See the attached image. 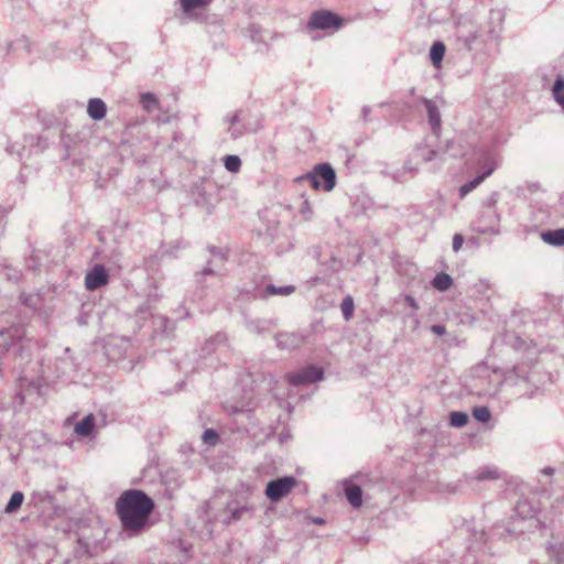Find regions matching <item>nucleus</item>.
Returning a JSON list of instances; mask_svg holds the SVG:
<instances>
[{
	"mask_svg": "<svg viewBox=\"0 0 564 564\" xmlns=\"http://www.w3.org/2000/svg\"><path fill=\"white\" fill-rule=\"evenodd\" d=\"M3 218H4V214H3V210L0 208V230L3 228Z\"/></svg>",
	"mask_w": 564,
	"mask_h": 564,
	"instance_id": "obj_45",
	"label": "nucleus"
},
{
	"mask_svg": "<svg viewBox=\"0 0 564 564\" xmlns=\"http://www.w3.org/2000/svg\"><path fill=\"white\" fill-rule=\"evenodd\" d=\"M230 133H231V135H232L234 138H238V137H240V135H241V133H242V132H241V131H236V130H234V129H232V130H230Z\"/></svg>",
	"mask_w": 564,
	"mask_h": 564,
	"instance_id": "obj_46",
	"label": "nucleus"
},
{
	"mask_svg": "<svg viewBox=\"0 0 564 564\" xmlns=\"http://www.w3.org/2000/svg\"><path fill=\"white\" fill-rule=\"evenodd\" d=\"M431 330L435 335L442 336L446 333V327L444 325L436 324V325H432Z\"/></svg>",
	"mask_w": 564,
	"mask_h": 564,
	"instance_id": "obj_37",
	"label": "nucleus"
},
{
	"mask_svg": "<svg viewBox=\"0 0 564 564\" xmlns=\"http://www.w3.org/2000/svg\"><path fill=\"white\" fill-rule=\"evenodd\" d=\"M542 239L552 246H564V228L545 231L542 234Z\"/></svg>",
	"mask_w": 564,
	"mask_h": 564,
	"instance_id": "obj_17",
	"label": "nucleus"
},
{
	"mask_svg": "<svg viewBox=\"0 0 564 564\" xmlns=\"http://www.w3.org/2000/svg\"><path fill=\"white\" fill-rule=\"evenodd\" d=\"M275 343L281 350H293L306 343V336L303 333H279Z\"/></svg>",
	"mask_w": 564,
	"mask_h": 564,
	"instance_id": "obj_9",
	"label": "nucleus"
},
{
	"mask_svg": "<svg viewBox=\"0 0 564 564\" xmlns=\"http://www.w3.org/2000/svg\"><path fill=\"white\" fill-rule=\"evenodd\" d=\"M108 282V271L102 264H95L85 276V286L89 291L105 286Z\"/></svg>",
	"mask_w": 564,
	"mask_h": 564,
	"instance_id": "obj_6",
	"label": "nucleus"
},
{
	"mask_svg": "<svg viewBox=\"0 0 564 564\" xmlns=\"http://www.w3.org/2000/svg\"><path fill=\"white\" fill-rule=\"evenodd\" d=\"M117 513L122 528L139 532L145 528L154 509V501L145 492L138 489L123 491L116 503Z\"/></svg>",
	"mask_w": 564,
	"mask_h": 564,
	"instance_id": "obj_1",
	"label": "nucleus"
},
{
	"mask_svg": "<svg viewBox=\"0 0 564 564\" xmlns=\"http://www.w3.org/2000/svg\"><path fill=\"white\" fill-rule=\"evenodd\" d=\"M307 28L310 30H316L317 29V11H313L311 13V17H310V20H308V23H307Z\"/></svg>",
	"mask_w": 564,
	"mask_h": 564,
	"instance_id": "obj_34",
	"label": "nucleus"
},
{
	"mask_svg": "<svg viewBox=\"0 0 564 564\" xmlns=\"http://www.w3.org/2000/svg\"><path fill=\"white\" fill-rule=\"evenodd\" d=\"M23 501H24L23 492L14 491L4 508V512L8 514L15 513L21 508Z\"/></svg>",
	"mask_w": 564,
	"mask_h": 564,
	"instance_id": "obj_19",
	"label": "nucleus"
},
{
	"mask_svg": "<svg viewBox=\"0 0 564 564\" xmlns=\"http://www.w3.org/2000/svg\"><path fill=\"white\" fill-rule=\"evenodd\" d=\"M312 522L317 524V518H313Z\"/></svg>",
	"mask_w": 564,
	"mask_h": 564,
	"instance_id": "obj_52",
	"label": "nucleus"
},
{
	"mask_svg": "<svg viewBox=\"0 0 564 564\" xmlns=\"http://www.w3.org/2000/svg\"><path fill=\"white\" fill-rule=\"evenodd\" d=\"M214 273H215V270L209 264L207 267H205L204 270L202 271L203 275H212Z\"/></svg>",
	"mask_w": 564,
	"mask_h": 564,
	"instance_id": "obj_41",
	"label": "nucleus"
},
{
	"mask_svg": "<svg viewBox=\"0 0 564 564\" xmlns=\"http://www.w3.org/2000/svg\"><path fill=\"white\" fill-rule=\"evenodd\" d=\"M482 177L479 175L476 176L474 180L467 182L459 188L460 197H465L467 194H469L471 191H474L476 187H478L482 183Z\"/></svg>",
	"mask_w": 564,
	"mask_h": 564,
	"instance_id": "obj_29",
	"label": "nucleus"
},
{
	"mask_svg": "<svg viewBox=\"0 0 564 564\" xmlns=\"http://www.w3.org/2000/svg\"><path fill=\"white\" fill-rule=\"evenodd\" d=\"M218 254H219L221 260H225V257H224L223 252H218Z\"/></svg>",
	"mask_w": 564,
	"mask_h": 564,
	"instance_id": "obj_51",
	"label": "nucleus"
},
{
	"mask_svg": "<svg viewBox=\"0 0 564 564\" xmlns=\"http://www.w3.org/2000/svg\"><path fill=\"white\" fill-rule=\"evenodd\" d=\"M94 424L95 419L93 414H89L75 425L74 431L77 435L86 437L89 436L90 433L93 432Z\"/></svg>",
	"mask_w": 564,
	"mask_h": 564,
	"instance_id": "obj_16",
	"label": "nucleus"
},
{
	"mask_svg": "<svg viewBox=\"0 0 564 564\" xmlns=\"http://www.w3.org/2000/svg\"><path fill=\"white\" fill-rule=\"evenodd\" d=\"M297 486V479L294 476H283L270 480L264 489L265 497L271 502H279L286 498Z\"/></svg>",
	"mask_w": 564,
	"mask_h": 564,
	"instance_id": "obj_4",
	"label": "nucleus"
},
{
	"mask_svg": "<svg viewBox=\"0 0 564 564\" xmlns=\"http://www.w3.org/2000/svg\"><path fill=\"white\" fill-rule=\"evenodd\" d=\"M140 104L142 108L148 112L153 111L159 107L158 98L151 93L141 94Z\"/></svg>",
	"mask_w": 564,
	"mask_h": 564,
	"instance_id": "obj_21",
	"label": "nucleus"
},
{
	"mask_svg": "<svg viewBox=\"0 0 564 564\" xmlns=\"http://www.w3.org/2000/svg\"><path fill=\"white\" fill-rule=\"evenodd\" d=\"M542 474H543V475H546V476H551V475H553V474H554V468H552V467H545V468H543V469H542Z\"/></svg>",
	"mask_w": 564,
	"mask_h": 564,
	"instance_id": "obj_43",
	"label": "nucleus"
},
{
	"mask_svg": "<svg viewBox=\"0 0 564 564\" xmlns=\"http://www.w3.org/2000/svg\"><path fill=\"white\" fill-rule=\"evenodd\" d=\"M498 194L492 193L487 202L484 203L482 209L473 223V230L482 235H498L500 232V214L496 208Z\"/></svg>",
	"mask_w": 564,
	"mask_h": 564,
	"instance_id": "obj_2",
	"label": "nucleus"
},
{
	"mask_svg": "<svg viewBox=\"0 0 564 564\" xmlns=\"http://www.w3.org/2000/svg\"><path fill=\"white\" fill-rule=\"evenodd\" d=\"M33 344V340L25 336V330L21 325L0 328V347L6 351L12 350L14 355L23 356L31 351Z\"/></svg>",
	"mask_w": 564,
	"mask_h": 564,
	"instance_id": "obj_3",
	"label": "nucleus"
},
{
	"mask_svg": "<svg viewBox=\"0 0 564 564\" xmlns=\"http://www.w3.org/2000/svg\"><path fill=\"white\" fill-rule=\"evenodd\" d=\"M478 165L482 169L479 176L485 181L498 166L496 153L491 150L484 151L478 159Z\"/></svg>",
	"mask_w": 564,
	"mask_h": 564,
	"instance_id": "obj_10",
	"label": "nucleus"
},
{
	"mask_svg": "<svg viewBox=\"0 0 564 564\" xmlns=\"http://www.w3.org/2000/svg\"><path fill=\"white\" fill-rule=\"evenodd\" d=\"M445 45L444 43L437 41L433 43L431 50H430V58L432 64L435 67H440L441 63L443 61L444 54H445Z\"/></svg>",
	"mask_w": 564,
	"mask_h": 564,
	"instance_id": "obj_18",
	"label": "nucleus"
},
{
	"mask_svg": "<svg viewBox=\"0 0 564 564\" xmlns=\"http://www.w3.org/2000/svg\"><path fill=\"white\" fill-rule=\"evenodd\" d=\"M464 239L460 235H455L453 238V250L458 251L463 246Z\"/></svg>",
	"mask_w": 564,
	"mask_h": 564,
	"instance_id": "obj_36",
	"label": "nucleus"
},
{
	"mask_svg": "<svg viewBox=\"0 0 564 564\" xmlns=\"http://www.w3.org/2000/svg\"><path fill=\"white\" fill-rule=\"evenodd\" d=\"M215 250H216V248H212L210 251H212L213 254H216Z\"/></svg>",
	"mask_w": 564,
	"mask_h": 564,
	"instance_id": "obj_53",
	"label": "nucleus"
},
{
	"mask_svg": "<svg viewBox=\"0 0 564 564\" xmlns=\"http://www.w3.org/2000/svg\"><path fill=\"white\" fill-rule=\"evenodd\" d=\"M323 377H324L323 369L319 368V375H318L319 381L323 380Z\"/></svg>",
	"mask_w": 564,
	"mask_h": 564,
	"instance_id": "obj_47",
	"label": "nucleus"
},
{
	"mask_svg": "<svg viewBox=\"0 0 564 564\" xmlns=\"http://www.w3.org/2000/svg\"><path fill=\"white\" fill-rule=\"evenodd\" d=\"M405 301H406V303L409 304L410 307H412L415 311L419 310V305H417V303H416V301H415V299L413 296L406 295L405 296Z\"/></svg>",
	"mask_w": 564,
	"mask_h": 564,
	"instance_id": "obj_39",
	"label": "nucleus"
},
{
	"mask_svg": "<svg viewBox=\"0 0 564 564\" xmlns=\"http://www.w3.org/2000/svg\"><path fill=\"white\" fill-rule=\"evenodd\" d=\"M454 145H455V142H454V141L449 142V143H448V145H447V150H449V149L454 148Z\"/></svg>",
	"mask_w": 564,
	"mask_h": 564,
	"instance_id": "obj_48",
	"label": "nucleus"
},
{
	"mask_svg": "<svg viewBox=\"0 0 564 564\" xmlns=\"http://www.w3.org/2000/svg\"><path fill=\"white\" fill-rule=\"evenodd\" d=\"M340 310L345 321H349L354 315L355 304L351 296H346L340 305Z\"/></svg>",
	"mask_w": 564,
	"mask_h": 564,
	"instance_id": "obj_25",
	"label": "nucleus"
},
{
	"mask_svg": "<svg viewBox=\"0 0 564 564\" xmlns=\"http://www.w3.org/2000/svg\"><path fill=\"white\" fill-rule=\"evenodd\" d=\"M473 416L481 423H487L491 419V413L487 406H475L473 409Z\"/></svg>",
	"mask_w": 564,
	"mask_h": 564,
	"instance_id": "obj_26",
	"label": "nucleus"
},
{
	"mask_svg": "<svg viewBox=\"0 0 564 564\" xmlns=\"http://www.w3.org/2000/svg\"><path fill=\"white\" fill-rule=\"evenodd\" d=\"M369 112H370V108L369 107H364L362 108V117H364L365 121L367 120Z\"/></svg>",
	"mask_w": 564,
	"mask_h": 564,
	"instance_id": "obj_44",
	"label": "nucleus"
},
{
	"mask_svg": "<svg viewBox=\"0 0 564 564\" xmlns=\"http://www.w3.org/2000/svg\"><path fill=\"white\" fill-rule=\"evenodd\" d=\"M420 155L424 161L429 162L436 156V152L434 150H429L427 152H422Z\"/></svg>",
	"mask_w": 564,
	"mask_h": 564,
	"instance_id": "obj_38",
	"label": "nucleus"
},
{
	"mask_svg": "<svg viewBox=\"0 0 564 564\" xmlns=\"http://www.w3.org/2000/svg\"><path fill=\"white\" fill-rule=\"evenodd\" d=\"M295 288L293 285L276 286L274 284H268L264 289L254 286L252 290H246L247 293L252 294L253 297L268 299L269 296H289L293 294Z\"/></svg>",
	"mask_w": 564,
	"mask_h": 564,
	"instance_id": "obj_8",
	"label": "nucleus"
},
{
	"mask_svg": "<svg viewBox=\"0 0 564 564\" xmlns=\"http://www.w3.org/2000/svg\"><path fill=\"white\" fill-rule=\"evenodd\" d=\"M449 419L451 425L454 427H463L468 422V415L460 411L452 412Z\"/></svg>",
	"mask_w": 564,
	"mask_h": 564,
	"instance_id": "obj_27",
	"label": "nucleus"
},
{
	"mask_svg": "<svg viewBox=\"0 0 564 564\" xmlns=\"http://www.w3.org/2000/svg\"><path fill=\"white\" fill-rule=\"evenodd\" d=\"M225 120L230 126H236L240 121L239 113L238 112L229 113L226 116Z\"/></svg>",
	"mask_w": 564,
	"mask_h": 564,
	"instance_id": "obj_35",
	"label": "nucleus"
},
{
	"mask_svg": "<svg viewBox=\"0 0 564 564\" xmlns=\"http://www.w3.org/2000/svg\"><path fill=\"white\" fill-rule=\"evenodd\" d=\"M22 302L29 307H36L40 303L39 294H29L26 296L21 295Z\"/></svg>",
	"mask_w": 564,
	"mask_h": 564,
	"instance_id": "obj_33",
	"label": "nucleus"
},
{
	"mask_svg": "<svg viewBox=\"0 0 564 564\" xmlns=\"http://www.w3.org/2000/svg\"><path fill=\"white\" fill-rule=\"evenodd\" d=\"M285 378L289 383L294 387L313 383L317 381V367L310 365L297 371L288 373Z\"/></svg>",
	"mask_w": 564,
	"mask_h": 564,
	"instance_id": "obj_7",
	"label": "nucleus"
},
{
	"mask_svg": "<svg viewBox=\"0 0 564 564\" xmlns=\"http://www.w3.org/2000/svg\"><path fill=\"white\" fill-rule=\"evenodd\" d=\"M345 495L348 502L354 508H359L362 503V490L358 485L347 482L345 486Z\"/></svg>",
	"mask_w": 564,
	"mask_h": 564,
	"instance_id": "obj_15",
	"label": "nucleus"
},
{
	"mask_svg": "<svg viewBox=\"0 0 564 564\" xmlns=\"http://www.w3.org/2000/svg\"><path fill=\"white\" fill-rule=\"evenodd\" d=\"M506 531H507L508 533H514V532H516V528H514V529L507 528V529H506Z\"/></svg>",
	"mask_w": 564,
	"mask_h": 564,
	"instance_id": "obj_49",
	"label": "nucleus"
},
{
	"mask_svg": "<svg viewBox=\"0 0 564 564\" xmlns=\"http://www.w3.org/2000/svg\"><path fill=\"white\" fill-rule=\"evenodd\" d=\"M246 511V508H239V509H236L234 512H232V518L234 519H240L242 512Z\"/></svg>",
	"mask_w": 564,
	"mask_h": 564,
	"instance_id": "obj_40",
	"label": "nucleus"
},
{
	"mask_svg": "<svg viewBox=\"0 0 564 564\" xmlns=\"http://www.w3.org/2000/svg\"><path fill=\"white\" fill-rule=\"evenodd\" d=\"M296 181L299 183L310 182L312 189L317 191V164L306 175L299 177Z\"/></svg>",
	"mask_w": 564,
	"mask_h": 564,
	"instance_id": "obj_28",
	"label": "nucleus"
},
{
	"mask_svg": "<svg viewBox=\"0 0 564 564\" xmlns=\"http://www.w3.org/2000/svg\"><path fill=\"white\" fill-rule=\"evenodd\" d=\"M202 438L204 443L208 445H215L218 440V434L215 430L207 429L204 431Z\"/></svg>",
	"mask_w": 564,
	"mask_h": 564,
	"instance_id": "obj_31",
	"label": "nucleus"
},
{
	"mask_svg": "<svg viewBox=\"0 0 564 564\" xmlns=\"http://www.w3.org/2000/svg\"><path fill=\"white\" fill-rule=\"evenodd\" d=\"M498 478V474L496 470L490 468L481 469L476 476L477 480H487V479H496Z\"/></svg>",
	"mask_w": 564,
	"mask_h": 564,
	"instance_id": "obj_32",
	"label": "nucleus"
},
{
	"mask_svg": "<svg viewBox=\"0 0 564 564\" xmlns=\"http://www.w3.org/2000/svg\"><path fill=\"white\" fill-rule=\"evenodd\" d=\"M336 186V172L329 163H319V187L332 192Z\"/></svg>",
	"mask_w": 564,
	"mask_h": 564,
	"instance_id": "obj_12",
	"label": "nucleus"
},
{
	"mask_svg": "<svg viewBox=\"0 0 564 564\" xmlns=\"http://www.w3.org/2000/svg\"><path fill=\"white\" fill-rule=\"evenodd\" d=\"M297 207H299L300 213L304 217V219H311L312 218L313 209H312V206L308 203L307 197H305L304 194L301 195V199H300V203H299Z\"/></svg>",
	"mask_w": 564,
	"mask_h": 564,
	"instance_id": "obj_30",
	"label": "nucleus"
},
{
	"mask_svg": "<svg viewBox=\"0 0 564 564\" xmlns=\"http://www.w3.org/2000/svg\"><path fill=\"white\" fill-rule=\"evenodd\" d=\"M451 155H452V156H459V155H462V153H459V152H454V153H452Z\"/></svg>",
	"mask_w": 564,
	"mask_h": 564,
	"instance_id": "obj_50",
	"label": "nucleus"
},
{
	"mask_svg": "<svg viewBox=\"0 0 564 564\" xmlns=\"http://www.w3.org/2000/svg\"><path fill=\"white\" fill-rule=\"evenodd\" d=\"M527 508V503L524 502H520L518 506H517V511L519 514H524V509Z\"/></svg>",
	"mask_w": 564,
	"mask_h": 564,
	"instance_id": "obj_42",
	"label": "nucleus"
},
{
	"mask_svg": "<svg viewBox=\"0 0 564 564\" xmlns=\"http://www.w3.org/2000/svg\"><path fill=\"white\" fill-rule=\"evenodd\" d=\"M423 104H424L426 112H427L429 123L432 128V131L436 135H438L440 130H441V115L438 111V107L435 104V101H433L431 99H426V98L423 99Z\"/></svg>",
	"mask_w": 564,
	"mask_h": 564,
	"instance_id": "obj_13",
	"label": "nucleus"
},
{
	"mask_svg": "<svg viewBox=\"0 0 564 564\" xmlns=\"http://www.w3.org/2000/svg\"><path fill=\"white\" fill-rule=\"evenodd\" d=\"M224 165L227 171L231 173H237L241 167V160L238 155H226L224 158Z\"/></svg>",
	"mask_w": 564,
	"mask_h": 564,
	"instance_id": "obj_24",
	"label": "nucleus"
},
{
	"mask_svg": "<svg viewBox=\"0 0 564 564\" xmlns=\"http://www.w3.org/2000/svg\"><path fill=\"white\" fill-rule=\"evenodd\" d=\"M452 284L453 280L447 273H438L432 281V285L438 291H447Z\"/></svg>",
	"mask_w": 564,
	"mask_h": 564,
	"instance_id": "obj_20",
	"label": "nucleus"
},
{
	"mask_svg": "<svg viewBox=\"0 0 564 564\" xmlns=\"http://www.w3.org/2000/svg\"><path fill=\"white\" fill-rule=\"evenodd\" d=\"M553 97L564 111V78L558 77L553 85Z\"/></svg>",
	"mask_w": 564,
	"mask_h": 564,
	"instance_id": "obj_23",
	"label": "nucleus"
},
{
	"mask_svg": "<svg viewBox=\"0 0 564 564\" xmlns=\"http://www.w3.org/2000/svg\"><path fill=\"white\" fill-rule=\"evenodd\" d=\"M183 11L189 13L195 9H200L208 6L212 0H178Z\"/></svg>",
	"mask_w": 564,
	"mask_h": 564,
	"instance_id": "obj_22",
	"label": "nucleus"
},
{
	"mask_svg": "<svg viewBox=\"0 0 564 564\" xmlns=\"http://www.w3.org/2000/svg\"><path fill=\"white\" fill-rule=\"evenodd\" d=\"M479 28L471 21H459L456 26V36L460 42H463L467 50H471L474 43L479 37Z\"/></svg>",
	"mask_w": 564,
	"mask_h": 564,
	"instance_id": "obj_5",
	"label": "nucleus"
},
{
	"mask_svg": "<svg viewBox=\"0 0 564 564\" xmlns=\"http://www.w3.org/2000/svg\"><path fill=\"white\" fill-rule=\"evenodd\" d=\"M344 25V20L327 10H319V31H328L333 32L339 30Z\"/></svg>",
	"mask_w": 564,
	"mask_h": 564,
	"instance_id": "obj_11",
	"label": "nucleus"
},
{
	"mask_svg": "<svg viewBox=\"0 0 564 564\" xmlns=\"http://www.w3.org/2000/svg\"><path fill=\"white\" fill-rule=\"evenodd\" d=\"M87 113L93 120H101L107 113V106L100 98H91L87 105Z\"/></svg>",
	"mask_w": 564,
	"mask_h": 564,
	"instance_id": "obj_14",
	"label": "nucleus"
}]
</instances>
